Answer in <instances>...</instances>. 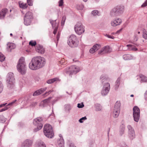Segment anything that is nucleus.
I'll return each mask as SVG.
<instances>
[{"mask_svg": "<svg viewBox=\"0 0 147 147\" xmlns=\"http://www.w3.org/2000/svg\"><path fill=\"white\" fill-rule=\"evenodd\" d=\"M111 51V49L109 46H107L102 48L98 52V54L103 55L106 53H110Z\"/></svg>", "mask_w": 147, "mask_h": 147, "instance_id": "2eb2a0df", "label": "nucleus"}, {"mask_svg": "<svg viewBox=\"0 0 147 147\" xmlns=\"http://www.w3.org/2000/svg\"><path fill=\"white\" fill-rule=\"evenodd\" d=\"M8 10L7 9H4L2 10L0 12V19L3 18L6 13L8 12Z\"/></svg>", "mask_w": 147, "mask_h": 147, "instance_id": "6ab92c4d", "label": "nucleus"}, {"mask_svg": "<svg viewBox=\"0 0 147 147\" xmlns=\"http://www.w3.org/2000/svg\"><path fill=\"white\" fill-rule=\"evenodd\" d=\"M5 58L4 55L1 53H0V61L1 62L5 60Z\"/></svg>", "mask_w": 147, "mask_h": 147, "instance_id": "e433bc0d", "label": "nucleus"}, {"mask_svg": "<svg viewBox=\"0 0 147 147\" xmlns=\"http://www.w3.org/2000/svg\"><path fill=\"white\" fill-rule=\"evenodd\" d=\"M84 106V105L83 103L81 104L78 103V104L77 107L79 108H82Z\"/></svg>", "mask_w": 147, "mask_h": 147, "instance_id": "864d4df0", "label": "nucleus"}, {"mask_svg": "<svg viewBox=\"0 0 147 147\" xmlns=\"http://www.w3.org/2000/svg\"><path fill=\"white\" fill-rule=\"evenodd\" d=\"M147 5V0L142 5V7H145Z\"/></svg>", "mask_w": 147, "mask_h": 147, "instance_id": "bf43d9fd", "label": "nucleus"}, {"mask_svg": "<svg viewBox=\"0 0 147 147\" xmlns=\"http://www.w3.org/2000/svg\"><path fill=\"white\" fill-rule=\"evenodd\" d=\"M40 94V92L38 90L34 92L33 94V95L34 96L39 95Z\"/></svg>", "mask_w": 147, "mask_h": 147, "instance_id": "49530a36", "label": "nucleus"}, {"mask_svg": "<svg viewBox=\"0 0 147 147\" xmlns=\"http://www.w3.org/2000/svg\"><path fill=\"white\" fill-rule=\"evenodd\" d=\"M74 28L76 32L79 35L84 33L85 31V27L80 22H78L75 25Z\"/></svg>", "mask_w": 147, "mask_h": 147, "instance_id": "9d476101", "label": "nucleus"}, {"mask_svg": "<svg viewBox=\"0 0 147 147\" xmlns=\"http://www.w3.org/2000/svg\"><path fill=\"white\" fill-rule=\"evenodd\" d=\"M7 45V49L10 50H9V51H10L11 49H13L16 47L15 45L12 43H8Z\"/></svg>", "mask_w": 147, "mask_h": 147, "instance_id": "412c9836", "label": "nucleus"}, {"mask_svg": "<svg viewBox=\"0 0 147 147\" xmlns=\"http://www.w3.org/2000/svg\"><path fill=\"white\" fill-rule=\"evenodd\" d=\"M51 98V97H49L48 98L43 100L42 102L43 103L44 105L49 103L50 102V100Z\"/></svg>", "mask_w": 147, "mask_h": 147, "instance_id": "473e14b6", "label": "nucleus"}, {"mask_svg": "<svg viewBox=\"0 0 147 147\" xmlns=\"http://www.w3.org/2000/svg\"><path fill=\"white\" fill-rule=\"evenodd\" d=\"M101 47V46L99 44H96L94 45L93 47L89 51L91 53H93L96 51Z\"/></svg>", "mask_w": 147, "mask_h": 147, "instance_id": "f3484780", "label": "nucleus"}, {"mask_svg": "<svg viewBox=\"0 0 147 147\" xmlns=\"http://www.w3.org/2000/svg\"><path fill=\"white\" fill-rule=\"evenodd\" d=\"M127 127L128 130V132L130 131H134V130L133 127L130 125H128Z\"/></svg>", "mask_w": 147, "mask_h": 147, "instance_id": "c03bdc74", "label": "nucleus"}, {"mask_svg": "<svg viewBox=\"0 0 147 147\" xmlns=\"http://www.w3.org/2000/svg\"><path fill=\"white\" fill-rule=\"evenodd\" d=\"M36 147H46V145L44 143L41 141H40L36 142Z\"/></svg>", "mask_w": 147, "mask_h": 147, "instance_id": "5701e85b", "label": "nucleus"}, {"mask_svg": "<svg viewBox=\"0 0 147 147\" xmlns=\"http://www.w3.org/2000/svg\"><path fill=\"white\" fill-rule=\"evenodd\" d=\"M59 7H61L63 5V0H60L59 1Z\"/></svg>", "mask_w": 147, "mask_h": 147, "instance_id": "603ef678", "label": "nucleus"}, {"mask_svg": "<svg viewBox=\"0 0 147 147\" xmlns=\"http://www.w3.org/2000/svg\"><path fill=\"white\" fill-rule=\"evenodd\" d=\"M79 71V68L76 66H71L68 69H66L64 70V72L71 76L73 74H76Z\"/></svg>", "mask_w": 147, "mask_h": 147, "instance_id": "1a4fd4ad", "label": "nucleus"}, {"mask_svg": "<svg viewBox=\"0 0 147 147\" xmlns=\"http://www.w3.org/2000/svg\"><path fill=\"white\" fill-rule=\"evenodd\" d=\"M3 88V86L2 82L0 81V93L2 92Z\"/></svg>", "mask_w": 147, "mask_h": 147, "instance_id": "3c124183", "label": "nucleus"}, {"mask_svg": "<svg viewBox=\"0 0 147 147\" xmlns=\"http://www.w3.org/2000/svg\"><path fill=\"white\" fill-rule=\"evenodd\" d=\"M122 21L120 18H116L111 21V25L112 26L115 27L120 25L122 23Z\"/></svg>", "mask_w": 147, "mask_h": 147, "instance_id": "4468645a", "label": "nucleus"}, {"mask_svg": "<svg viewBox=\"0 0 147 147\" xmlns=\"http://www.w3.org/2000/svg\"><path fill=\"white\" fill-rule=\"evenodd\" d=\"M95 106L96 111H98L101 110L102 107L100 104H96L95 105Z\"/></svg>", "mask_w": 147, "mask_h": 147, "instance_id": "2f4dec72", "label": "nucleus"}, {"mask_svg": "<svg viewBox=\"0 0 147 147\" xmlns=\"http://www.w3.org/2000/svg\"><path fill=\"white\" fill-rule=\"evenodd\" d=\"M19 4L20 7L23 9H26L28 6L26 3H22L21 1L19 2Z\"/></svg>", "mask_w": 147, "mask_h": 147, "instance_id": "393cba45", "label": "nucleus"}, {"mask_svg": "<svg viewBox=\"0 0 147 147\" xmlns=\"http://www.w3.org/2000/svg\"><path fill=\"white\" fill-rule=\"evenodd\" d=\"M128 136L129 138L131 139L134 138L135 137L134 131L128 132Z\"/></svg>", "mask_w": 147, "mask_h": 147, "instance_id": "cd10ccee", "label": "nucleus"}, {"mask_svg": "<svg viewBox=\"0 0 147 147\" xmlns=\"http://www.w3.org/2000/svg\"><path fill=\"white\" fill-rule=\"evenodd\" d=\"M143 37L145 39H147V32L145 30H144L143 31Z\"/></svg>", "mask_w": 147, "mask_h": 147, "instance_id": "72a5a7b5", "label": "nucleus"}, {"mask_svg": "<svg viewBox=\"0 0 147 147\" xmlns=\"http://www.w3.org/2000/svg\"><path fill=\"white\" fill-rule=\"evenodd\" d=\"M37 102H32L30 105V106L32 107H34L37 105Z\"/></svg>", "mask_w": 147, "mask_h": 147, "instance_id": "4d7b16f0", "label": "nucleus"}, {"mask_svg": "<svg viewBox=\"0 0 147 147\" xmlns=\"http://www.w3.org/2000/svg\"><path fill=\"white\" fill-rule=\"evenodd\" d=\"M17 101V100H14L12 102L8 104L7 105V107H8V106H12L13 105H15L16 103V102Z\"/></svg>", "mask_w": 147, "mask_h": 147, "instance_id": "4c0bfd02", "label": "nucleus"}, {"mask_svg": "<svg viewBox=\"0 0 147 147\" xmlns=\"http://www.w3.org/2000/svg\"><path fill=\"white\" fill-rule=\"evenodd\" d=\"M17 68L18 71L22 74H25L26 71V66L24 58L22 57L19 60Z\"/></svg>", "mask_w": 147, "mask_h": 147, "instance_id": "f03ea898", "label": "nucleus"}, {"mask_svg": "<svg viewBox=\"0 0 147 147\" xmlns=\"http://www.w3.org/2000/svg\"><path fill=\"white\" fill-rule=\"evenodd\" d=\"M53 91V90H50L48 92H46L44 94L45 95L46 94H47V95H49Z\"/></svg>", "mask_w": 147, "mask_h": 147, "instance_id": "0e129e2a", "label": "nucleus"}, {"mask_svg": "<svg viewBox=\"0 0 147 147\" xmlns=\"http://www.w3.org/2000/svg\"><path fill=\"white\" fill-rule=\"evenodd\" d=\"M86 119V116H85L80 119L79 120V121L80 123H82L83 122V120H85Z\"/></svg>", "mask_w": 147, "mask_h": 147, "instance_id": "a18cd8bd", "label": "nucleus"}, {"mask_svg": "<svg viewBox=\"0 0 147 147\" xmlns=\"http://www.w3.org/2000/svg\"><path fill=\"white\" fill-rule=\"evenodd\" d=\"M50 23L52 25V24H53L54 25V26H55L56 25V24H58V23H57L56 22V20L55 21H51V20H50Z\"/></svg>", "mask_w": 147, "mask_h": 147, "instance_id": "6e6d98bb", "label": "nucleus"}, {"mask_svg": "<svg viewBox=\"0 0 147 147\" xmlns=\"http://www.w3.org/2000/svg\"><path fill=\"white\" fill-rule=\"evenodd\" d=\"M46 60L43 57L40 56L33 58L29 65V68L32 70L38 69L44 66Z\"/></svg>", "mask_w": 147, "mask_h": 147, "instance_id": "f257e3e1", "label": "nucleus"}, {"mask_svg": "<svg viewBox=\"0 0 147 147\" xmlns=\"http://www.w3.org/2000/svg\"><path fill=\"white\" fill-rule=\"evenodd\" d=\"M36 44V43L35 41L32 40L30 41L29 42V45L32 47L35 46Z\"/></svg>", "mask_w": 147, "mask_h": 147, "instance_id": "58836bf2", "label": "nucleus"}, {"mask_svg": "<svg viewBox=\"0 0 147 147\" xmlns=\"http://www.w3.org/2000/svg\"><path fill=\"white\" fill-rule=\"evenodd\" d=\"M140 77L141 80L142 82H147V77L145 76L142 75H140Z\"/></svg>", "mask_w": 147, "mask_h": 147, "instance_id": "c756f323", "label": "nucleus"}, {"mask_svg": "<svg viewBox=\"0 0 147 147\" xmlns=\"http://www.w3.org/2000/svg\"><path fill=\"white\" fill-rule=\"evenodd\" d=\"M60 80L58 78H53L50 79L47 81V83L48 84H51L53 82L59 81H60Z\"/></svg>", "mask_w": 147, "mask_h": 147, "instance_id": "aec40b11", "label": "nucleus"}, {"mask_svg": "<svg viewBox=\"0 0 147 147\" xmlns=\"http://www.w3.org/2000/svg\"><path fill=\"white\" fill-rule=\"evenodd\" d=\"M69 147H76L73 143H71L69 145Z\"/></svg>", "mask_w": 147, "mask_h": 147, "instance_id": "69168bd1", "label": "nucleus"}, {"mask_svg": "<svg viewBox=\"0 0 147 147\" xmlns=\"http://www.w3.org/2000/svg\"><path fill=\"white\" fill-rule=\"evenodd\" d=\"M47 89L46 88H42L39 90H38V91H39V92L40 93V94L42 93L44 91H45V90H46Z\"/></svg>", "mask_w": 147, "mask_h": 147, "instance_id": "09e8293b", "label": "nucleus"}, {"mask_svg": "<svg viewBox=\"0 0 147 147\" xmlns=\"http://www.w3.org/2000/svg\"><path fill=\"white\" fill-rule=\"evenodd\" d=\"M124 129L125 127L123 125H122L121 126V128H120L119 131L120 134L121 136H122L124 134Z\"/></svg>", "mask_w": 147, "mask_h": 147, "instance_id": "7c9ffc66", "label": "nucleus"}, {"mask_svg": "<svg viewBox=\"0 0 147 147\" xmlns=\"http://www.w3.org/2000/svg\"><path fill=\"white\" fill-rule=\"evenodd\" d=\"M33 19V13L30 11L27 12L25 14L24 18V24L26 26L30 25Z\"/></svg>", "mask_w": 147, "mask_h": 147, "instance_id": "0eeeda50", "label": "nucleus"}, {"mask_svg": "<svg viewBox=\"0 0 147 147\" xmlns=\"http://www.w3.org/2000/svg\"><path fill=\"white\" fill-rule=\"evenodd\" d=\"M32 0H27V2L29 6H32L33 5Z\"/></svg>", "mask_w": 147, "mask_h": 147, "instance_id": "de8ad7c7", "label": "nucleus"}, {"mask_svg": "<svg viewBox=\"0 0 147 147\" xmlns=\"http://www.w3.org/2000/svg\"><path fill=\"white\" fill-rule=\"evenodd\" d=\"M107 36L109 38H112L113 39H114V37L113 36H111L108 35H107Z\"/></svg>", "mask_w": 147, "mask_h": 147, "instance_id": "e2e57ef3", "label": "nucleus"}, {"mask_svg": "<svg viewBox=\"0 0 147 147\" xmlns=\"http://www.w3.org/2000/svg\"><path fill=\"white\" fill-rule=\"evenodd\" d=\"M126 46L128 47V50L129 51H136L138 50L137 48H136L135 46L131 45H127Z\"/></svg>", "mask_w": 147, "mask_h": 147, "instance_id": "b1692460", "label": "nucleus"}, {"mask_svg": "<svg viewBox=\"0 0 147 147\" xmlns=\"http://www.w3.org/2000/svg\"><path fill=\"white\" fill-rule=\"evenodd\" d=\"M123 58L125 60H129L133 59V56L130 54H125L123 56Z\"/></svg>", "mask_w": 147, "mask_h": 147, "instance_id": "4be33fe9", "label": "nucleus"}, {"mask_svg": "<svg viewBox=\"0 0 147 147\" xmlns=\"http://www.w3.org/2000/svg\"><path fill=\"white\" fill-rule=\"evenodd\" d=\"M68 45L71 47H77L78 44V41L75 35H71L69 38L67 42Z\"/></svg>", "mask_w": 147, "mask_h": 147, "instance_id": "423d86ee", "label": "nucleus"}, {"mask_svg": "<svg viewBox=\"0 0 147 147\" xmlns=\"http://www.w3.org/2000/svg\"><path fill=\"white\" fill-rule=\"evenodd\" d=\"M133 117L134 120L136 122H138L140 117V110L137 106H134L133 109Z\"/></svg>", "mask_w": 147, "mask_h": 147, "instance_id": "f8f14e48", "label": "nucleus"}, {"mask_svg": "<svg viewBox=\"0 0 147 147\" xmlns=\"http://www.w3.org/2000/svg\"><path fill=\"white\" fill-rule=\"evenodd\" d=\"M32 141L30 140H26L22 144L21 147H30L32 144Z\"/></svg>", "mask_w": 147, "mask_h": 147, "instance_id": "dca6fc26", "label": "nucleus"}, {"mask_svg": "<svg viewBox=\"0 0 147 147\" xmlns=\"http://www.w3.org/2000/svg\"><path fill=\"white\" fill-rule=\"evenodd\" d=\"M120 78H118L117 80L115 83V88L116 90L119 87V86L120 85Z\"/></svg>", "mask_w": 147, "mask_h": 147, "instance_id": "bb28decb", "label": "nucleus"}, {"mask_svg": "<svg viewBox=\"0 0 147 147\" xmlns=\"http://www.w3.org/2000/svg\"><path fill=\"white\" fill-rule=\"evenodd\" d=\"M6 121V118L3 116L0 115V123H4Z\"/></svg>", "mask_w": 147, "mask_h": 147, "instance_id": "f704fd0d", "label": "nucleus"}, {"mask_svg": "<svg viewBox=\"0 0 147 147\" xmlns=\"http://www.w3.org/2000/svg\"><path fill=\"white\" fill-rule=\"evenodd\" d=\"M36 49L37 52L41 54H43L45 50L43 47L40 45H36Z\"/></svg>", "mask_w": 147, "mask_h": 147, "instance_id": "a211bd4d", "label": "nucleus"}, {"mask_svg": "<svg viewBox=\"0 0 147 147\" xmlns=\"http://www.w3.org/2000/svg\"><path fill=\"white\" fill-rule=\"evenodd\" d=\"M145 96L146 99L147 100V91L145 92Z\"/></svg>", "mask_w": 147, "mask_h": 147, "instance_id": "774afa93", "label": "nucleus"}, {"mask_svg": "<svg viewBox=\"0 0 147 147\" xmlns=\"http://www.w3.org/2000/svg\"><path fill=\"white\" fill-rule=\"evenodd\" d=\"M124 6L123 5H118L113 8L111 11L110 14L111 16L114 17L120 15L123 12Z\"/></svg>", "mask_w": 147, "mask_h": 147, "instance_id": "7ed1b4c3", "label": "nucleus"}, {"mask_svg": "<svg viewBox=\"0 0 147 147\" xmlns=\"http://www.w3.org/2000/svg\"><path fill=\"white\" fill-rule=\"evenodd\" d=\"M92 14L94 16H96V15H99V12L97 10H94L92 12Z\"/></svg>", "mask_w": 147, "mask_h": 147, "instance_id": "ea45409f", "label": "nucleus"}, {"mask_svg": "<svg viewBox=\"0 0 147 147\" xmlns=\"http://www.w3.org/2000/svg\"><path fill=\"white\" fill-rule=\"evenodd\" d=\"M60 33L59 32H58V34L57 35V41H58L59 40V38L60 37Z\"/></svg>", "mask_w": 147, "mask_h": 147, "instance_id": "052dcab7", "label": "nucleus"}, {"mask_svg": "<svg viewBox=\"0 0 147 147\" xmlns=\"http://www.w3.org/2000/svg\"><path fill=\"white\" fill-rule=\"evenodd\" d=\"M9 108V107H7V106H6L4 108L0 110V112L6 110L8 109Z\"/></svg>", "mask_w": 147, "mask_h": 147, "instance_id": "5fc2aeb1", "label": "nucleus"}, {"mask_svg": "<svg viewBox=\"0 0 147 147\" xmlns=\"http://www.w3.org/2000/svg\"><path fill=\"white\" fill-rule=\"evenodd\" d=\"M42 123V119L40 117H38L34 120L33 124L37 127L34 129V132H37L41 129L43 126Z\"/></svg>", "mask_w": 147, "mask_h": 147, "instance_id": "6e6552de", "label": "nucleus"}, {"mask_svg": "<svg viewBox=\"0 0 147 147\" xmlns=\"http://www.w3.org/2000/svg\"><path fill=\"white\" fill-rule=\"evenodd\" d=\"M76 7L78 10H82L83 9L84 6L82 4H78L76 5Z\"/></svg>", "mask_w": 147, "mask_h": 147, "instance_id": "c9c22d12", "label": "nucleus"}, {"mask_svg": "<svg viewBox=\"0 0 147 147\" xmlns=\"http://www.w3.org/2000/svg\"><path fill=\"white\" fill-rule=\"evenodd\" d=\"M100 78L102 82H104L105 80L107 79L103 75H102L100 76Z\"/></svg>", "mask_w": 147, "mask_h": 147, "instance_id": "79ce46f5", "label": "nucleus"}, {"mask_svg": "<svg viewBox=\"0 0 147 147\" xmlns=\"http://www.w3.org/2000/svg\"><path fill=\"white\" fill-rule=\"evenodd\" d=\"M58 143L60 147H64V142L63 138H61L58 141Z\"/></svg>", "mask_w": 147, "mask_h": 147, "instance_id": "a878e982", "label": "nucleus"}, {"mask_svg": "<svg viewBox=\"0 0 147 147\" xmlns=\"http://www.w3.org/2000/svg\"><path fill=\"white\" fill-rule=\"evenodd\" d=\"M110 89V84L108 83H107L104 85L101 92V94L103 96L107 95L109 92Z\"/></svg>", "mask_w": 147, "mask_h": 147, "instance_id": "ddd939ff", "label": "nucleus"}, {"mask_svg": "<svg viewBox=\"0 0 147 147\" xmlns=\"http://www.w3.org/2000/svg\"><path fill=\"white\" fill-rule=\"evenodd\" d=\"M122 28H121L119 30L117 31L116 32L115 34H119L120 33V32L122 31Z\"/></svg>", "mask_w": 147, "mask_h": 147, "instance_id": "680f3d73", "label": "nucleus"}, {"mask_svg": "<svg viewBox=\"0 0 147 147\" xmlns=\"http://www.w3.org/2000/svg\"><path fill=\"white\" fill-rule=\"evenodd\" d=\"M47 89L46 88H42L39 90H38V91H39V92L40 93V94L42 93L44 91H45V90H46Z\"/></svg>", "mask_w": 147, "mask_h": 147, "instance_id": "8fccbe9b", "label": "nucleus"}, {"mask_svg": "<svg viewBox=\"0 0 147 147\" xmlns=\"http://www.w3.org/2000/svg\"><path fill=\"white\" fill-rule=\"evenodd\" d=\"M43 132L45 135L49 138H52L54 136V133L53 128L50 124H47L44 126Z\"/></svg>", "mask_w": 147, "mask_h": 147, "instance_id": "20e7f679", "label": "nucleus"}, {"mask_svg": "<svg viewBox=\"0 0 147 147\" xmlns=\"http://www.w3.org/2000/svg\"><path fill=\"white\" fill-rule=\"evenodd\" d=\"M50 117V118H51L52 120L54 119L55 117L54 114L53 113L50 114L49 115V117Z\"/></svg>", "mask_w": 147, "mask_h": 147, "instance_id": "13d9d810", "label": "nucleus"}, {"mask_svg": "<svg viewBox=\"0 0 147 147\" xmlns=\"http://www.w3.org/2000/svg\"><path fill=\"white\" fill-rule=\"evenodd\" d=\"M120 102L117 101L116 102L114 107L113 116L115 118H117L119 116L120 111Z\"/></svg>", "mask_w": 147, "mask_h": 147, "instance_id": "9b49d317", "label": "nucleus"}, {"mask_svg": "<svg viewBox=\"0 0 147 147\" xmlns=\"http://www.w3.org/2000/svg\"><path fill=\"white\" fill-rule=\"evenodd\" d=\"M58 24H56L55 26H54L53 24H52V27L54 29V30L53 33L54 34H55L57 30V29L58 27Z\"/></svg>", "mask_w": 147, "mask_h": 147, "instance_id": "c85d7f7f", "label": "nucleus"}, {"mask_svg": "<svg viewBox=\"0 0 147 147\" xmlns=\"http://www.w3.org/2000/svg\"><path fill=\"white\" fill-rule=\"evenodd\" d=\"M7 87L10 89L14 88L15 86V79L13 74L11 72L9 73L7 76Z\"/></svg>", "mask_w": 147, "mask_h": 147, "instance_id": "39448f33", "label": "nucleus"}, {"mask_svg": "<svg viewBox=\"0 0 147 147\" xmlns=\"http://www.w3.org/2000/svg\"><path fill=\"white\" fill-rule=\"evenodd\" d=\"M65 19H66L65 16H63L62 18V20H61V26L64 25V23H65Z\"/></svg>", "mask_w": 147, "mask_h": 147, "instance_id": "37998d69", "label": "nucleus"}, {"mask_svg": "<svg viewBox=\"0 0 147 147\" xmlns=\"http://www.w3.org/2000/svg\"><path fill=\"white\" fill-rule=\"evenodd\" d=\"M65 108L66 110L69 111L71 109V107L69 105L67 104L65 105Z\"/></svg>", "mask_w": 147, "mask_h": 147, "instance_id": "a19ab883", "label": "nucleus"}, {"mask_svg": "<svg viewBox=\"0 0 147 147\" xmlns=\"http://www.w3.org/2000/svg\"><path fill=\"white\" fill-rule=\"evenodd\" d=\"M138 40V37L136 36H135L134 38V41L136 42Z\"/></svg>", "mask_w": 147, "mask_h": 147, "instance_id": "338daca9", "label": "nucleus"}]
</instances>
